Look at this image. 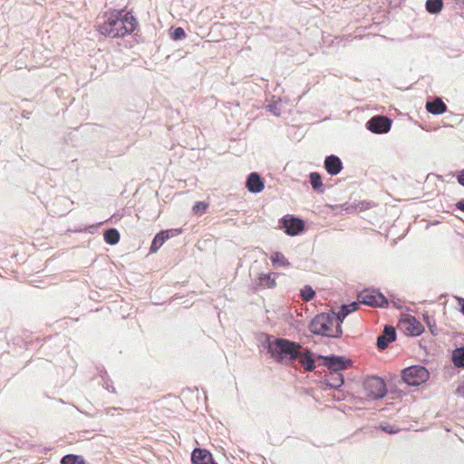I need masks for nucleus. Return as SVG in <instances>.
Segmentation results:
<instances>
[{
  "mask_svg": "<svg viewBox=\"0 0 464 464\" xmlns=\"http://www.w3.org/2000/svg\"><path fill=\"white\" fill-rule=\"evenodd\" d=\"M138 26L137 19L125 9L109 10L96 24V30L103 36L121 38L130 34Z\"/></svg>",
  "mask_w": 464,
  "mask_h": 464,
  "instance_id": "1",
  "label": "nucleus"
},
{
  "mask_svg": "<svg viewBox=\"0 0 464 464\" xmlns=\"http://www.w3.org/2000/svg\"><path fill=\"white\" fill-rule=\"evenodd\" d=\"M343 321L338 314H317L310 324V331L314 334L337 338L342 335L341 324Z\"/></svg>",
  "mask_w": 464,
  "mask_h": 464,
  "instance_id": "2",
  "label": "nucleus"
},
{
  "mask_svg": "<svg viewBox=\"0 0 464 464\" xmlns=\"http://www.w3.org/2000/svg\"><path fill=\"white\" fill-rule=\"evenodd\" d=\"M302 346L287 339L277 338L269 343L268 351L276 361L292 363L301 355Z\"/></svg>",
  "mask_w": 464,
  "mask_h": 464,
  "instance_id": "3",
  "label": "nucleus"
},
{
  "mask_svg": "<svg viewBox=\"0 0 464 464\" xmlns=\"http://www.w3.org/2000/svg\"><path fill=\"white\" fill-rule=\"evenodd\" d=\"M430 377L428 370L420 365H414L404 369L401 372L402 380L411 386H418L425 382Z\"/></svg>",
  "mask_w": 464,
  "mask_h": 464,
  "instance_id": "4",
  "label": "nucleus"
},
{
  "mask_svg": "<svg viewBox=\"0 0 464 464\" xmlns=\"http://www.w3.org/2000/svg\"><path fill=\"white\" fill-rule=\"evenodd\" d=\"M363 390L366 396L371 399L382 398L387 392L384 381L375 376L368 377L364 380Z\"/></svg>",
  "mask_w": 464,
  "mask_h": 464,
  "instance_id": "5",
  "label": "nucleus"
},
{
  "mask_svg": "<svg viewBox=\"0 0 464 464\" xmlns=\"http://www.w3.org/2000/svg\"><path fill=\"white\" fill-rule=\"evenodd\" d=\"M399 329L408 336H419L424 331V326L414 316L404 315L398 324Z\"/></svg>",
  "mask_w": 464,
  "mask_h": 464,
  "instance_id": "6",
  "label": "nucleus"
},
{
  "mask_svg": "<svg viewBox=\"0 0 464 464\" xmlns=\"http://www.w3.org/2000/svg\"><path fill=\"white\" fill-rule=\"evenodd\" d=\"M357 300L360 304L372 307H385L388 305L387 299L373 290H364L358 295Z\"/></svg>",
  "mask_w": 464,
  "mask_h": 464,
  "instance_id": "7",
  "label": "nucleus"
},
{
  "mask_svg": "<svg viewBox=\"0 0 464 464\" xmlns=\"http://www.w3.org/2000/svg\"><path fill=\"white\" fill-rule=\"evenodd\" d=\"M280 228L289 236H296L304 229V223L302 219L291 215H286L279 220Z\"/></svg>",
  "mask_w": 464,
  "mask_h": 464,
  "instance_id": "8",
  "label": "nucleus"
},
{
  "mask_svg": "<svg viewBox=\"0 0 464 464\" xmlns=\"http://www.w3.org/2000/svg\"><path fill=\"white\" fill-rule=\"evenodd\" d=\"M368 129L374 133H385L391 128V121L384 116H375L367 122Z\"/></svg>",
  "mask_w": 464,
  "mask_h": 464,
  "instance_id": "9",
  "label": "nucleus"
},
{
  "mask_svg": "<svg viewBox=\"0 0 464 464\" xmlns=\"http://www.w3.org/2000/svg\"><path fill=\"white\" fill-rule=\"evenodd\" d=\"M180 233V229L164 230L158 233L155 236L154 239L152 240L150 246V252H156L165 243L167 239H169L170 237L179 235Z\"/></svg>",
  "mask_w": 464,
  "mask_h": 464,
  "instance_id": "10",
  "label": "nucleus"
},
{
  "mask_svg": "<svg viewBox=\"0 0 464 464\" xmlns=\"http://www.w3.org/2000/svg\"><path fill=\"white\" fill-rule=\"evenodd\" d=\"M324 169L328 174L334 176L341 172L343 163L337 156L331 155L326 157L324 160Z\"/></svg>",
  "mask_w": 464,
  "mask_h": 464,
  "instance_id": "11",
  "label": "nucleus"
},
{
  "mask_svg": "<svg viewBox=\"0 0 464 464\" xmlns=\"http://www.w3.org/2000/svg\"><path fill=\"white\" fill-rule=\"evenodd\" d=\"M396 332L392 326H385L382 335L377 339V347L381 350L385 349L389 343L395 340Z\"/></svg>",
  "mask_w": 464,
  "mask_h": 464,
  "instance_id": "12",
  "label": "nucleus"
},
{
  "mask_svg": "<svg viewBox=\"0 0 464 464\" xmlns=\"http://www.w3.org/2000/svg\"><path fill=\"white\" fill-rule=\"evenodd\" d=\"M276 273L260 274L257 278L256 289L274 288L276 286Z\"/></svg>",
  "mask_w": 464,
  "mask_h": 464,
  "instance_id": "13",
  "label": "nucleus"
},
{
  "mask_svg": "<svg viewBox=\"0 0 464 464\" xmlns=\"http://www.w3.org/2000/svg\"><path fill=\"white\" fill-rule=\"evenodd\" d=\"M246 187L252 193H259L264 189L265 185L260 176L256 172H252L246 179Z\"/></svg>",
  "mask_w": 464,
  "mask_h": 464,
  "instance_id": "14",
  "label": "nucleus"
},
{
  "mask_svg": "<svg viewBox=\"0 0 464 464\" xmlns=\"http://www.w3.org/2000/svg\"><path fill=\"white\" fill-rule=\"evenodd\" d=\"M327 366L331 372H340L341 370L346 369L350 361L345 360L343 357L333 356L326 358Z\"/></svg>",
  "mask_w": 464,
  "mask_h": 464,
  "instance_id": "15",
  "label": "nucleus"
},
{
  "mask_svg": "<svg viewBox=\"0 0 464 464\" xmlns=\"http://www.w3.org/2000/svg\"><path fill=\"white\" fill-rule=\"evenodd\" d=\"M425 107L430 113L434 115L442 114L447 111V106L440 98H435L431 102H427Z\"/></svg>",
  "mask_w": 464,
  "mask_h": 464,
  "instance_id": "16",
  "label": "nucleus"
},
{
  "mask_svg": "<svg viewBox=\"0 0 464 464\" xmlns=\"http://www.w3.org/2000/svg\"><path fill=\"white\" fill-rule=\"evenodd\" d=\"M194 464H208L213 462L211 455L205 450L196 449L191 456Z\"/></svg>",
  "mask_w": 464,
  "mask_h": 464,
  "instance_id": "17",
  "label": "nucleus"
},
{
  "mask_svg": "<svg viewBox=\"0 0 464 464\" xmlns=\"http://www.w3.org/2000/svg\"><path fill=\"white\" fill-rule=\"evenodd\" d=\"M324 382L331 388H339L343 383V378L341 372H330L324 378Z\"/></svg>",
  "mask_w": 464,
  "mask_h": 464,
  "instance_id": "18",
  "label": "nucleus"
},
{
  "mask_svg": "<svg viewBox=\"0 0 464 464\" xmlns=\"http://www.w3.org/2000/svg\"><path fill=\"white\" fill-rule=\"evenodd\" d=\"M299 360V363L304 368V370L311 372L314 369V360L312 357V353L309 350H305L304 353L301 352Z\"/></svg>",
  "mask_w": 464,
  "mask_h": 464,
  "instance_id": "19",
  "label": "nucleus"
},
{
  "mask_svg": "<svg viewBox=\"0 0 464 464\" xmlns=\"http://www.w3.org/2000/svg\"><path fill=\"white\" fill-rule=\"evenodd\" d=\"M272 265L275 267H287L290 266V262L281 252H275L270 256Z\"/></svg>",
  "mask_w": 464,
  "mask_h": 464,
  "instance_id": "20",
  "label": "nucleus"
},
{
  "mask_svg": "<svg viewBox=\"0 0 464 464\" xmlns=\"http://www.w3.org/2000/svg\"><path fill=\"white\" fill-rule=\"evenodd\" d=\"M425 6H426V10L430 14H437L441 11V9L443 7V2H442V0H427Z\"/></svg>",
  "mask_w": 464,
  "mask_h": 464,
  "instance_id": "21",
  "label": "nucleus"
},
{
  "mask_svg": "<svg viewBox=\"0 0 464 464\" xmlns=\"http://www.w3.org/2000/svg\"><path fill=\"white\" fill-rule=\"evenodd\" d=\"M104 240L110 245H115L120 240V233L115 228H110L103 234Z\"/></svg>",
  "mask_w": 464,
  "mask_h": 464,
  "instance_id": "22",
  "label": "nucleus"
},
{
  "mask_svg": "<svg viewBox=\"0 0 464 464\" xmlns=\"http://www.w3.org/2000/svg\"><path fill=\"white\" fill-rule=\"evenodd\" d=\"M359 302L356 303V302H353L350 304H346V305H343L341 307V310L338 312V316L341 318L342 321H343V319L352 312L355 311L358 309V306H359Z\"/></svg>",
  "mask_w": 464,
  "mask_h": 464,
  "instance_id": "23",
  "label": "nucleus"
},
{
  "mask_svg": "<svg viewBox=\"0 0 464 464\" xmlns=\"http://www.w3.org/2000/svg\"><path fill=\"white\" fill-rule=\"evenodd\" d=\"M452 361L457 367H464V347L453 351Z\"/></svg>",
  "mask_w": 464,
  "mask_h": 464,
  "instance_id": "24",
  "label": "nucleus"
},
{
  "mask_svg": "<svg viewBox=\"0 0 464 464\" xmlns=\"http://www.w3.org/2000/svg\"><path fill=\"white\" fill-rule=\"evenodd\" d=\"M61 464H87L84 459L79 455H65L62 460Z\"/></svg>",
  "mask_w": 464,
  "mask_h": 464,
  "instance_id": "25",
  "label": "nucleus"
},
{
  "mask_svg": "<svg viewBox=\"0 0 464 464\" xmlns=\"http://www.w3.org/2000/svg\"><path fill=\"white\" fill-rule=\"evenodd\" d=\"M310 182L314 189L320 191L323 188V182L321 176L317 172H312L310 174Z\"/></svg>",
  "mask_w": 464,
  "mask_h": 464,
  "instance_id": "26",
  "label": "nucleus"
},
{
  "mask_svg": "<svg viewBox=\"0 0 464 464\" xmlns=\"http://www.w3.org/2000/svg\"><path fill=\"white\" fill-rule=\"evenodd\" d=\"M208 208V203H206L203 201H198L194 204L192 210H193L194 214L201 215L204 212H206Z\"/></svg>",
  "mask_w": 464,
  "mask_h": 464,
  "instance_id": "27",
  "label": "nucleus"
},
{
  "mask_svg": "<svg viewBox=\"0 0 464 464\" xmlns=\"http://www.w3.org/2000/svg\"><path fill=\"white\" fill-rule=\"evenodd\" d=\"M315 293L311 286H304V289L301 290V296L304 301H310L314 298Z\"/></svg>",
  "mask_w": 464,
  "mask_h": 464,
  "instance_id": "28",
  "label": "nucleus"
},
{
  "mask_svg": "<svg viewBox=\"0 0 464 464\" xmlns=\"http://www.w3.org/2000/svg\"><path fill=\"white\" fill-rule=\"evenodd\" d=\"M185 36H186L185 31L181 27L175 28L171 34V38L173 40H180V39L185 38Z\"/></svg>",
  "mask_w": 464,
  "mask_h": 464,
  "instance_id": "29",
  "label": "nucleus"
},
{
  "mask_svg": "<svg viewBox=\"0 0 464 464\" xmlns=\"http://www.w3.org/2000/svg\"><path fill=\"white\" fill-rule=\"evenodd\" d=\"M458 182L464 187V169L460 170L457 175Z\"/></svg>",
  "mask_w": 464,
  "mask_h": 464,
  "instance_id": "30",
  "label": "nucleus"
},
{
  "mask_svg": "<svg viewBox=\"0 0 464 464\" xmlns=\"http://www.w3.org/2000/svg\"><path fill=\"white\" fill-rule=\"evenodd\" d=\"M456 300L458 302V304L460 306L461 313L464 314V298L456 297Z\"/></svg>",
  "mask_w": 464,
  "mask_h": 464,
  "instance_id": "31",
  "label": "nucleus"
},
{
  "mask_svg": "<svg viewBox=\"0 0 464 464\" xmlns=\"http://www.w3.org/2000/svg\"><path fill=\"white\" fill-rule=\"evenodd\" d=\"M456 207L458 209L464 211V199H460L456 203Z\"/></svg>",
  "mask_w": 464,
  "mask_h": 464,
  "instance_id": "32",
  "label": "nucleus"
},
{
  "mask_svg": "<svg viewBox=\"0 0 464 464\" xmlns=\"http://www.w3.org/2000/svg\"><path fill=\"white\" fill-rule=\"evenodd\" d=\"M457 391H458V393L464 398V382H463V384L459 386Z\"/></svg>",
  "mask_w": 464,
  "mask_h": 464,
  "instance_id": "33",
  "label": "nucleus"
},
{
  "mask_svg": "<svg viewBox=\"0 0 464 464\" xmlns=\"http://www.w3.org/2000/svg\"><path fill=\"white\" fill-rule=\"evenodd\" d=\"M382 430L389 433H396L399 430L398 429L388 428V427H383Z\"/></svg>",
  "mask_w": 464,
  "mask_h": 464,
  "instance_id": "34",
  "label": "nucleus"
},
{
  "mask_svg": "<svg viewBox=\"0 0 464 464\" xmlns=\"http://www.w3.org/2000/svg\"><path fill=\"white\" fill-rule=\"evenodd\" d=\"M428 323V325L430 327V330L432 334H434V329H435V323L434 324H430V321L427 322Z\"/></svg>",
  "mask_w": 464,
  "mask_h": 464,
  "instance_id": "35",
  "label": "nucleus"
},
{
  "mask_svg": "<svg viewBox=\"0 0 464 464\" xmlns=\"http://www.w3.org/2000/svg\"><path fill=\"white\" fill-rule=\"evenodd\" d=\"M456 3H462L464 5V0H455Z\"/></svg>",
  "mask_w": 464,
  "mask_h": 464,
  "instance_id": "36",
  "label": "nucleus"
}]
</instances>
